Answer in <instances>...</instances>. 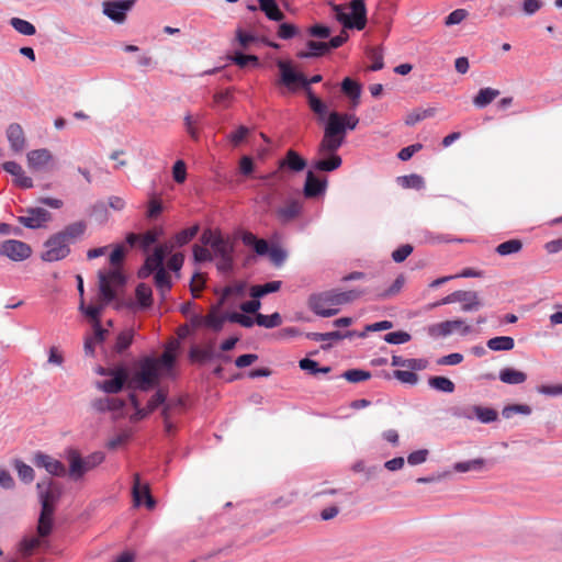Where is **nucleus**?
I'll use <instances>...</instances> for the list:
<instances>
[{
	"instance_id": "obj_1",
	"label": "nucleus",
	"mask_w": 562,
	"mask_h": 562,
	"mask_svg": "<svg viewBox=\"0 0 562 562\" xmlns=\"http://www.w3.org/2000/svg\"><path fill=\"white\" fill-rule=\"evenodd\" d=\"M124 254V246L117 245L110 255V263L113 267L98 272L99 292L105 303L112 302L116 296V291L125 284L126 278L119 267L123 261Z\"/></svg>"
},
{
	"instance_id": "obj_2",
	"label": "nucleus",
	"mask_w": 562,
	"mask_h": 562,
	"mask_svg": "<svg viewBox=\"0 0 562 562\" xmlns=\"http://www.w3.org/2000/svg\"><path fill=\"white\" fill-rule=\"evenodd\" d=\"M366 292V290L325 291L311 295L308 299V306L316 315L330 317L339 312L336 306L350 303L363 295Z\"/></svg>"
},
{
	"instance_id": "obj_3",
	"label": "nucleus",
	"mask_w": 562,
	"mask_h": 562,
	"mask_svg": "<svg viewBox=\"0 0 562 562\" xmlns=\"http://www.w3.org/2000/svg\"><path fill=\"white\" fill-rule=\"evenodd\" d=\"M200 240L202 245L210 247L212 261L216 260V268L221 272L233 270L235 244L229 237H224L220 232L205 229Z\"/></svg>"
},
{
	"instance_id": "obj_4",
	"label": "nucleus",
	"mask_w": 562,
	"mask_h": 562,
	"mask_svg": "<svg viewBox=\"0 0 562 562\" xmlns=\"http://www.w3.org/2000/svg\"><path fill=\"white\" fill-rule=\"evenodd\" d=\"M105 459L101 451H95L87 457H82L77 450L69 449L66 451V460L68 462V477L74 482H79L85 474L98 465Z\"/></svg>"
},
{
	"instance_id": "obj_5",
	"label": "nucleus",
	"mask_w": 562,
	"mask_h": 562,
	"mask_svg": "<svg viewBox=\"0 0 562 562\" xmlns=\"http://www.w3.org/2000/svg\"><path fill=\"white\" fill-rule=\"evenodd\" d=\"M333 10L337 21L346 29H364L367 23V9L363 0H351L348 7L334 4Z\"/></svg>"
},
{
	"instance_id": "obj_6",
	"label": "nucleus",
	"mask_w": 562,
	"mask_h": 562,
	"mask_svg": "<svg viewBox=\"0 0 562 562\" xmlns=\"http://www.w3.org/2000/svg\"><path fill=\"white\" fill-rule=\"evenodd\" d=\"M36 490L41 503V509L45 512H55V506L63 494L61 486L54 480L46 477L37 482Z\"/></svg>"
},
{
	"instance_id": "obj_7",
	"label": "nucleus",
	"mask_w": 562,
	"mask_h": 562,
	"mask_svg": "<svg viewBox=\"0 0 562 562\" xmlns=\"http://www.w3.org/2000/svg\"><path fill=\"white\" fill-rule=\"evenodd\" d=\"M158 378V362L156 359L146 358L142 361L133 382L137 389L147 391L157 384Z\"/></svg>"
},
{
	"instance_id": "obj_8",
	"label": "nucleus",
	"mask_w": 562,
	"mask_h": 562,
	"mask_svg": "<svg viewBox=\"0 0 562 562\" xmlns=\"http://www.w3.org/2000/svg\"><path fill=\"white\" fill-rule=\"evenodd\" d=\"M456 331L467 336L472 331V327L462 319H452L432 324L427 328L428 335L432 338H446Z\"/></svg>"
},
{
	"instance_id": "obj_9",
	"label": "nucleus",
	"mask_w": 562,
	"mask_h": 562,
	"mask_svg": "<svg viewBox=\"0 0 562 562\" xmlns=\"http://www.w3.org/2000/svg\"><path fill=\"white\" fill-rule=\"evenodd\" d=\"M44 247L45 251L42 254V259L47 262L61 260L70 254L69 245L58 233L52 235L45 241Z\"/></svg>"
},
{
	"instance_id": "obj_10",
	"label": "nucleus",
	"mask_w": 562,
	"mask_h": 562,
	"mask_svg": "<svg viewBox=\"0 0 562 562\" xmlns=\"http://www.w3.org/2000/svg\"><path fill=\"white\" fill-rule=\"evenodd\" d=\"M138 0H108L102 3V12L111 21L122 24L126 20V14Z\"/></svg>"
},
{
	"instance_id": "obj_11",
	"label": "nucleus",
	"mask_w": 562,
	"mask_h": 562,
	"mask_svg": "<svg viewBox=\"0 0 562 562\" xmlns=\"http://www.w3.org/2000/svg\"><path fill=\"white\" fill-rule=\"evenodd\" d=\"M0 255L12 261H23L31 257L32 248L24 241L8 239L0 244Z\"/></svg>"
},
{
	"instance_id": "obj_12",
	"label": "nucleus",
	"mask_w": 562,
	"mask_h": 562,
	"mask_svg": "<svg viewBox=\"0 0 562 562\" xmlns=\"http://www.w3.org/2000/svg\"><path fill=\"white\" fill-rule=\"evenodd\" d=\"M25 213L18 217V222L30 229L44 227L52 218L50 213L43 207H27Z\"/></svg>"
},
{
	"instance_id": "obj_13",
	"label": "nucleus",
	"mask_w": 562,
	"mask_h": 562,
	"mask_svg": "<svg viewBox=\"0 0 562 562\" xmlns=\"http://www.w3.org/2000/svg\"><path fill=\"white\" fill-rule=\"evenodd\" d=\"M33 463L37 468L45 469L46 472L53 476L63 477L68 475V470L61 461L44 452H36L33 457Z\"/></svg>"
},
{
	"instance_id": "obj_14",
	"label": "nucleus",
	"mask_w": 562,
	"mask_h": 562,
	"mask_svg": "<svg viewBox=\"0 0 562 562\" xmlns=\"http://www.w3.org/2000/svg\"><path fill=\"white\" fill-rule=\"evenodd\" d=\"M132 487V495L135 506H140L144 502L145 506L148 509H154L156 506V501L150 494V487L148 483L142 484L140 476L138 473H135Z\"/></svg>"
},
{
	"instance_id": "obj_15",
	"label": "nucleus",
	"mask_w": 562,
	"mask_h": 562,
	"mask_svg": "<svg viewBox=\"0 0 562 562\" xmlns=\"http://www.w3.org/2000/svg\"><path fill=\"white\" fill-rule=\"evenodd\" d=\"M110 376V380L97 382L95 386L106 394H116L121 392L128 379L126 369L123 367L116 368Z\"/></svg>"
},
{
	"instance_id": "obj_16",
	"label": "nucleus",
	"mask_w": 562,
	"mask_h": 562,
	"mask_svg": "<svg viewBox=\"0 0 562 562\" xmlns=\"http://www.w3.org/2000/svg\"><path fill=\"white\" fill-rule=\"evenodd\" d=\"M278 67L281 72V81L289 88H293L294 85H300L306 92L307 79L304 75L296 72L289 63L280 60Z\"/></svg>"
},
{
	"instance_id": "obj_17",
	"label": "nucleus",
	"mask_w": 562,
	"mask_h": 562,
	"mask_svg": "<svg viewBox=\"0 0 562 562\" xmlns=\"http://www.w3.org/2000/svg\"><path fill=\"white\" fill-rule=\"evenodd\" d=\"M165 255H166V249L162 246L156 247L154 252L146 258L145 265L138 271V277L147 278L153 272H157L158 269H165L164 268Z\"/></svg>"
},
{
	"instance_id": "obj_18",
	"label": "nucleus",
	"mask_w": 562,
	"mask_h": 562,
	"mask_svg": "<svg viewBox=\"0 0 562 562\" xmlns=\"http://www.w3.org/2000/svg\"><path fill=\"white\" fill-rule=\"evenodd\" d=\"M27 166L33 171H43L53 161L52 153L46 148L33 149L26 155Z\"/></svg>"
},
{
	"instance_id": "obj_19",
	"label": "nucleus",
	"mask_w": 562,
	"mask_h": 562,
	"mask_svg": "<svg viewBox=\"0 0 562 562\" xmlns=\"http://www.w3.org/2000/svg\"><path fill=\"white\" fill-rule=\"evenodd\" d=\"M306 160L300 156L295 150L289 149L281 160L278 162V168L283 175L285 170L292 172H300L306 168Z\"/></svg>"
},
{
	"instance_id": "obj_20",
	"label": "nucleus",
	"mask_w": 562,
	"mask_h": 562,
	"mask_svg": "<svg viewBox=\"0 0 562 562\" xmlns=\"http://www.w3.org/2000/svg\"><path fill=\"white\" fill-rule=\"evenodd\" d=\"M7 139L13 153H21L26 146V138L22 126L18 123H11L5 131Z\"/></svg>"
},
{
	"instance_id": "obj_21",
	"label": "nucleus",
	"mask_w": 562,
	"mask_h": 562,
	"mask_svg": "<svg viewBox=\"0 0 562 562\" xmlns=\"http://www.w3.org/2000/svg\"><path fill=\"white\" fill-rule=\"evenodd\" d=\"M4 171L14 177L15 186L22 189H31L34 183L31 177L26 176L23 168L15 161H5L2 165Z\"/></svg>"
},
{
	"instance_id": "obj_22",
	"label": "nucleus",
	"mask_w": 562,
	"mask_h": 562,
	"mask_svg": "<svg viewBox=\"0 0 562 562\" xmlns=\"http://www.w3.org/2000/svg\"><path fill=\"white\" fill-rule=\"evenodd\" d=\"M91 406L99 413L112 412L121 413L125 406V401L117 397H100L92 401Z\"/></svg>"
},
{
	"instance_id": "obj_23",
	"label": "nucleus",
	"mask_w": 562,
	"mask_h": 562,
	"mask_svg": "<svg viewBox=\"0 0 562 562\" xmlns=\"http://www.w3.org/2000/svg\"><path fill=\"white\" fill-rule=\"evenodd\" d=\"M342 164V159L339 155H317L312 161L313 169L317 171L330 172L338 169Z\"/></svg>"
},
{
	"instance_id": "obj_24",
	"label": "nucleus",
	"mask_w": 562,
	"mask_h": 562,
	"mask_svg": "<svg viewBox=\"0 0 562 562\" xmlns=\"http://www.w3.org/2000/svg\"><path fill=\"white\" fill-rule=\"evenodd\" d=\"M344 116L342 113L333 111L327 115V121L324 127V131L328 134L346 138L347 131L344 125Z\"/></svg>"
},
{
	"instance_id": "obj_25",
	"label": "nucleus",
	"mask_w": 562,
	"mask_h": 562,
	"mask_svg": "<svg viewBox=\"0 0 562 562\" xmlns=\"http://www.w3.org/2000/svg\"><path fill=\"white\" fill-rule=\"evenodd\" d=\"M345 139L341 137L328 134L324 131L323 139L321 140L317 155H338L337 150L342 146Z\"/></svg>"
},
{
	"instance_id": "obj_26",
	"label": "nucleus",
	"mask_w": 562,
	"mask_h": 562,
	"mask_svg": "<svg viewBox=\"0 0 562 562\" xmlns=\"http://www.w3.org/2000/svg\"><path fill=\"white\" fill-rule=\"evenodd\" d=\"M326 184V180L317 179L313 171L308 170L303 190L304 195L306 198H316L325 192Z\"/></svg>"
},
{
	"instance_id": "obj_27",
	"label": "nucleus",
	"mask_w": 562,
	"mask_h": 562,
	"mask_svg": "<svg viewBox=\"0 0 562 562\" xmlns=\"http://www.w3.org/2000/svg\"><path fill=\"white\" fill-rule=\"evenodd\" d=\"M301 212L302 203L296 200H291L277 210V216L282 223H289L295 220Z\"/></svg>"
},
{
	"instance_id": "obj_28",
	"label": "nucleus",
	"mask_w": 562,
	"mask_h": 562,
	"mask_svg": "<svg viewBox=\"0 0 562 562\" xmlns=\"http://www.w3.org/2000/svg\"><path fill=\"white\" fill-rule=\"evenodd\" d=\"M87 229V223L85 221H77L69 225H67L63 231L58 232V234L63 237V239L70 245L75 243L76 239L80 238Z\"/></svg>"
},
{
	"instance_id": "obj_29",
	"label": "nucleus",
	"mask_w": 562,
	"mask_h": 562,
	"mask_svg": "<svg viewBox=\"0 0 562 562\" xmlns=\"http://www.w3.org/2000/svg\"><path fill=\"white\" fill-rule=\"evenodd\" d=\"M305 93L311 110L318 116L319 121H324L329 114L327 112V105L318 97L314 94L311 87H306Z\"/></svg>"
},
{
	"instance_id": "obj_30",
	"label": "nucleus",
	"mask_w": 562,
	"mask_h": 562,
	"mask_svg": "<svg viewBox=\"0 0 562 562\" xmlns=\"http://www.w3.org/2000/svg\"><path fill=\"white\" fill-rule=\"evenodd\" d=\"M259 9L271 21L280 22L284 19V14L279 9L276 0H258Z\"/></svg>"
},
{
	"instance_id": "obj_31",
	"label": "nucleus",
	"mask_w": 562,
	"mask_h": 562,
	"mask_svg": "<svg viewBox=\"0 0 562 562\" xmlns=\"http://www.w3.org/2000/svg\"><path fill=\"white\" fill-rule=\"evenodd\" d=\"M498 376L503 383L510 385L521 384L527 380L526 373L514 368L502 369Z\"/></svg>"
},
{
	"instance_id": "obj_32",
	"label": "nucleus",
	"mask_w": 562,
	"mask_h": 562,
	"mask_svg": "<svg viewBox=\"0 0 562 562\" xmlns=\"http://www.w3.org/2000/svg\"><path fill=\"white\" fill-rule=\"evenodd\" d=\"M486 346L493 351H509L515 347V340L509 336H497L488 339Z\"/></svg>"
},
{
	"instance_id": "obj_33",
	"label": "nucleus",
	"mask_w": 562,
	"mask_h": 562,
	"mask_svg": "<svg viewBox=\"0 0 562 562\" xmlns=\"http://www.w3.org/2000/svg\"><path fill=\"white\" fill-rule=\"evenodd\" d=\"M499 90L494 88H483L481 89L473 99V104L476 108H485L495 98L499 95Z\"/></svg>"
},
{
	"instance_id": "obj_34",
	"label": "nucleus",
	"mask_w": 562,
	"mask_h": 562,
	"mask_svg": "<svg viewBox=\"0 0 562 562\" xmlns=\"http://www.w3.org/2000/svg\"><path fill=\"white\" fill-rule=\"evenodd\" d=\"M307 52H300L297 54V57L300 58H315L321 57L328 53V47H326L325 42H315V41H308L307 42Z\"/></svg>"
},
{
	"instance_id": "obj_35",
	"label": "nucleus",
	"mask_w": 562,
	"mask_h": 562,
	"mask_svg": "<svg viewBox=\"0 0 562 562\" xmlns=\"http://www.w3.org/2000/svg\"><path fill=\"white\" fill-rule=\"evenodd\" d=\"M404 284L405 277L403 274H398L390 288L375 294V299L381 301L391 299L402 291Z\"/></svg>"
},
{
	"instance_id": "obj_36",
	"label": "nucleus",
	"mask_w": 562,
	"mask_h": 562,
	"mask_svg": "<svg viewBox=\"0 0 562 562\" xmlns=\"http://www.w3.org/2000/svg\"><path fill=\"white\" fill-rule=\"evenodd\" d=\"M522 249V241L520 239H509L504 243H501L495 251L502 257H507L510 255L518 254Z\"/></svg>"
},
{
	"instance_id": "obj_37",
	"label": "nucleus",
	"mask_w": 562,
	"mask_h": 562,
	"mask_svg": "<svg viewBox=\"0 0 562 562\" xmlns=\"http://www.w3.org/2000/svg\"><path fill=\"white\" fill-rule=\"evenodd\" d=\"M281 288V281H270L265 284L254 285L250 289V295L254 299L262 297L269 293L279 291Z\"/></svg>"
},
{
	"instance_id": "obj_38",
	"label": "nucleus",
	"mask_w": 562,
	"mask_h": 562,
	"mask_svg": "<svg viewBox=\"0 0 562 562\" xmlns=\"http://www.w3.org/2000/svg\"><path fill=\"white\" fill-rule=\"evenodd\" d=\"M55 512H45L41 509L37 524V532L40 537H46L53 529V516Z\"/></svg>"
},
{
	"instance_id": "obj_39",
	"label": "nucleus",
	"mask_w": 562,
	"mask_h": 562,
	"mask_svg": "<svg viewBox=\"0 0 562 562\" xmlns=\"http://www.w3.org/2000/svg\"><path fill=\"white\" fill-rule=\"evenodd\" d=\"M14 469L18 473L19 479L25 483L30 484L34 481L35 473L31 465L24 463L23 461L16 459L13 462Z\"/></svg>"
},
{
	"instance_id": "obj_40",
	"label": "nucleus",
	"mask_w": 562,
	"mask_h": 562,
	"mask_svg": "<svg viewBox=\"0 0 562 562\" xmlns=\"http://www.w3.org/2000/svg\"><path fill=\"white\" fill-rule=\"evenodd\" d=\"M200 229V226L198 224L182 229L179 233H177L173 237V246L176 247H182L187 245L189 241H191L198 234Z\"/></svg>"
},
{
	"instance_id": "obj_41",
	"label": "nucleus",
	"mask_w": 562,
	"mask_h": 562,
	"mask_svg": "<svg viewBox=\"0 0 562 562\" xmlns=\"http://www.w3.org/2000/svg\"><path fill=\"white\" fill-rule=\"evenodd\" d=\"M428 385L443 393H452L456 389L454 383L446 376H431L428 379Z\"/></svg>"
},
{
	"instance_id": "obj_42",
	"label": "nucleus",
	"mask_w": 562,
	"mask_h": 562,
	"mask_svg": "<svg viewBox=\"0 0 562 562\" xmlns=\"http://www.w3.org/2000/svg\"><path fill=\"white\" fill-rule=\"evenodd\" d=\"M155 284L161 297L165 299L171 289V281L165 269H158L155 272Z\"/></svg>"
},
{
	"instance_id": "obj_43",
	"label": "nucleus",
	"mask_w": 562,
	"mask_h": 562,
	"mask_svg": "<svg viewBox=\"0 0 562 562\" xmlns=\"http://www.w3.org/2000/svg\"><path fill=\"white\" fill-rule=\"evenodd\" d=\"M341 90L353 101V106H356L361 93L360 85L347 77L341 82Z\"/></svg>"
},
{
	"instance_id": "obj_44",
	"label": "nucleus",
	"mask_w": 562,
	"mask_h": 562,
	"mask_svg": "<svg viewBox=\"0 0 562 562\" xmlns=\"http://www.w3.org/2000/svg\"><path fill=\"white\" fill-rule=\"evenodd\" d=\"M352 331H347L346 334H341L340 331H329V333H307L306 338L314 341H325V340H340L347 337H351Z\"/></svg>"
},
{
	"instance_id": "obj_45",
	"label": "nucleus",
	"mask_w": 562,
	"mask_h": 562,
	"mask_svg": "<svg viewBox=\"0 0 562 562\" xmlns=\"http://www.w3.org/2000/svg\"><path fill=\"white\" fill-rule=\"evenodd\" d=\"M475 418L482 424H491L498 418V413L492 407L475 405Z\"/></svg>"
},
{
	"instance_id": "obj_46",
	"label": "nucleus",
	"mask_w": 562,
	"mask_h": 562,
	"mask_svg": "<svg viewBox=\"0 0 562 562\" xmlns=\"http://www.w3.org/2000/svg\"><path fill=\"white\" fill-rule=\"evenodd\" d=\"M461 304V310L463 312H474L482 306L479 294L475 291H467Z\"/></svg>"
},
{
	"instance_id": "obj_47",
	"label": "nucleus",
	"mask_w": 562,
	"mask_h": 562,
	"mask_svg": "<svg viewBox=\"0 0 562 562\" xmlns=\"http://www.w3.org/2000/svg\"><path fill=\"white\" fill-rule=\"evenodd\" d=\"M134 335V329H125L121 331L116 337L114 350L119 353L124 352L131 346Z\"/></svg>"
},
{
	"instance_id": "obj_48",
	"label": "nucleus",
	"mask_w": 562,
	"mask_h": 562,
	"mask_svg": "<svg viewBox=\"0 0 562 562\" xmlns=\"http://www.w3.org/2000/svg\"><path fill=\"white\" fill-rule=\"evenodd\" d=\"M485 460L482 458L461 461L453 464V470L460 473L469 472V471H480L482 470Z\"/></svg>"
},
{
	"instance_id": "obj_49",
	"label": "nucleus",
	"mask_w": 562,
	"mask_h": 562,
	"mask_svg": "<svg viewBox=\"0 0 562 562\" xmlns=\"http://www.w3.org/2000/svg\"><path fill=\"white\" fill-rule=\"evenodd\" d=\"M10 25L22 35L32 36L36 33V29L32 23L20 18H12Z\"/></svg>"
},
{
	"instance_id": "obj_50",
	"label": "nucleus",
	"mask_w": 562,
	"mask_h": 562,
	"mask_svg": "<svg viewBox=\"0 0 562 562\" xmlns=\"http://www.w3.org/2000/svg\"><path fill=\"white\" fill-rule=\"evenodd\" d=\"M397 182L403 188H407V189L420 190L425 187L423 177H420L419 175H416V173L398 177Z\"/></svg>"
},
{
	"instance_id": "obj_51",
	"label": "nucleus",
	"mask_w": 562,
	"mask_h": 562,
	"mask_svg": "<svg viewBox=\"0 0 562 562\" xmlns=\"http://www.w3.org/2000/svg\"><path fill=\"white\" fill-rule=\"evenodd\" d=\"M257 325L265 328H274L281 325L282 318L279 313H273L271 315L257 314L256 315Z\"/></svg>"
},
{
	"instance_id": "obj_52",
	"label": "nucleus",
	"mask_w": 562,
	"mask_h": 562,
	"mask_svg": "<svg viewBox=\"0 0 562 562\" xmlns=\"http://www.w3.org/2000/svg\"><path fill=\"white\" fill-rule=\"evenodd\" d=\"M515 414L530 415L531 407L527 404H513L505 406L502 411V415L506 419L512 418Z\"/></svg>"
},
{
	"instance_id": "obj_53",
	"label": "nucleus",
	"mask_w": 562,
	"mask_h": 562,
	"mask_svg": "<svg viewBox=\"0 0 562 562\" xmlns=\"http://www.w3.org/2000/svg\"><path fill=\"white\" fill-rule=\"evenodd\" d=\"M136 297L142 307H148L151 304V289L145 283L136 288Z\"/></svg>"
},
{
	"instance_id": "obj_54",
	"label": "nucleus",
	"mask_w": 562,
	"mask_h": 562,
	"mask_svg": "<svg viewBox=\"0 0 562 562\" xmlns=\"http://www.w3.org/2000/svg\"><path fill=\"white\" fill-rule=\"evenodd\" d=\"M341 376L350 383H359L369 380L371 378V373L360 369H351L344 372Z\"/></svg>"
},
{
	"instance_id": "obj_55",
	"label": "nucleus",
	"mask_w": 562,
	"mask_h": 562,
	"mask_svg": "<svg viewBox=\"0 0 562 562\" xmlns=\"http://www.w3.org/2000/svg\"><path fill=\"white\" fill-rule=\"evenodd\" d=\"M215 357H220V355H216L212 348H192L190 351V358L195 361L205 362L212 360Z\"/></svg>"
},
{
	"instance_id": "obj_56",
	"label": "nucleus",
	"mask_w": 562,
	"mask_h": 562,
	"mask_svg": "<svg viewBox=\"0 0 562 562\" xmlns=\"http://www.w3.org/2000/svg\"><path fill=\"white\" fill-rule=\"evenodd\" d=\"M192 252L195 262L202 263L212 261L211 249L207 246L195 244L192 248Z\"/></svg>"
},
{
	"instance_id": "obj_57",
	"label": "nucleus",
	"mask_w": 562,
	"mask_h": 562,
	"mask_svg": "<svg viewBox=\"0 0 562 562\" xmlns=\"http://www.w3.org/2000/svg\"><path fill=\"white\" fill-rule=\"evenodd\" d=\"M258 178H259V180H261L262 184L268 188H273L278 183H280L284 180V177L281 173V171L279 170V168L272 172L261 175Z\"/></svg>"
},
{
	"instance_id": "obj_58",
	"label": "nucleus",
	"mask_w": 562,
	"mask_h": 562,
	"mask_svg": "<svg viewBox=\"0 0 562 562\" xmlns=\"http://www.w3.org/2000/svg\"><path fill=\"white\" fill-rule=\"evenodd\" d=\"M475 405L454 406L451 408L452 416L472 420L475 418Z\"/></svg>"
},
{
	"instance_id": "obj_59",
	"label": "nucleus",
	"mask_w": 562,
	"mask_h": 562,
	"mask_svg": "<svg viewBox=\"0 0 562 562\" xmlns=\"http://www.w3.org/2000/svg\"><path fill=\"white\" fill-rule=\"evenodd\" d=\"M411 335L407 331L398 330L386 334L383 339L387 344L402 345L411 340Z\"/></svg>"
},
{
	"instance_id": "obj_60",
	"label": "nucleus",
	"mask_w": 562,
	"mask_h": 562,
	"mask_svg": "<svg viewBox=\"0 0 562 562\" xmlns=\"http://www.w3.org/2000/svg\"><path fill=\"white\" fill-rule=\"evenodd\" d=\"M245 289H246L245 283H237L234 285L226 286L223 290V293H222V296L220 300V305H223L224 302L227 300V297L231 295L241 296L245 292Z\"/></svg>"
},
{
	"instance_id": "obj_61",
	"label": "nucleus",
	"mask_w": 562,
	"mask_h": 562,
	"mask_svg": "<svg viewBox=\"0 0 562 562\" xmlns=\"http://www.w3.org/2000/svg\"><path fill=\"white\" fill-rule=\"evenodd\" d=\"M394 378L402 383L415 385L418 382V375L411 370H396L394 371Z\"/></svg>"
},
{
	"instance_id": "obj_62",
	"label": "nucleus",
	"mask_w": 562,
	"mask_h": 562,
	"mask_svg": "<svg viewBox=\"0 0 562 562\" xmlns=\"http://www.w3.org/2000/svg\"><path fill=\"white\" fill-rule=\"evenodd\" d=\"M225 321V316L218 315L215 311L205 317V324L215 331L222 329Z\"/></svg>"
},
{
	"instance_id": "obj_63",
	"label": "nucleus",
	"mask_w": 562,
	"mask_h": 562,
	"mask_svg": "<svg viewBox=\"0 0 562 562\" xmlns=\"http://www.w3.org/2000/svg\"><path fill=\"white\" fill-rule=\"evenodd\" d=\"M172 177L177 183H182L187 178V167L183 160H177L172 167Z\"/></svg>"
},
{
	"instance_id": "obj_64",
	"label": "nucleus",
	"mask_w": 562,
	"mask_h": 562,
	"mask_svg": "<svg viewBox=\"0 0 562 562\" xmlns=\"http://www.w3.org/2000/svg\"><path fill=\"white\" fill-rule=\"evenodd\" d=\"M299 30L295 25L290 23H281L278 30V36L281 40H291L297 34Z\"/></svg>"
}]
</instances>
